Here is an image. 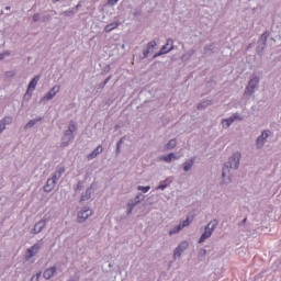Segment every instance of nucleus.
Listing matches in <instances>:
<instances>
[{
	"instance_id": "nucleus-1",
	"label": "nucleus",
	"mask_w": 281,
	"mask_h": 281,
	"mask_svg": "<svg viewBox=\"0 0 281 281\" xmlns=\"http://www.w3.org/2000/svg\"><path fill=\"white\" fill-rule=\"evenodd\" d=\"M259 85H260V76L252 75V77L248 81L247 87L245 88L244 95H247V97L254 95Z\"/></svg>"
},
{
	"instance_id": "nucleus-2",
	"label": "nucleus",
	"mask_w": 281,
	"mask_h": 281,
	"mask_svg": "<svg viewBox=\"0 0 281 281\" xmlns=\"http://www.w3.org/2000/svg\"><path fill=\"white\" fill-rule=\"evenodd\" d=\"M241 159H243V153L240 150H235L228 157L226 166H231V168H234V170H238V168H240Z\"/></svg>"
},
{
	"instance_id": "nucleus-3",
	"label": "nucleus",
	"mask_w": 281,
	"mask_h": 281,
	"mask_svg": "<svg viewBox=\"0 0 281 281\" xmlns=\"http://www.w3.org/2000/svg\"><path fill=\"white\" fill-rule=\"evenodd\" d=\"M273 133H271V130H263L261 131L260 135L255 140V146L258 150H262L265 148V145L267 144V139L271 137Z\"/></svg>"
},
{
	"instance_id": "nucleus-4",
	"label": "nucleus",
	"mask_w": 281,
	"mask_h": 281,
	"mask_svg": "<svg viewBox=\"0 0 281 281\" xmlns=\"http://www.w3.org/2000/svg\"><path fill=\"white\" fill-rule=\"evenodd\" d=\"M217 225H218V222L216 220L209 222V224L204 228V233L201 235V237L199 239V243L200 244L205 243V240H207V238H210L212 236V234L214 233V229H216Z\"/></svg>"
},
{
	"instance_id": "nucleus-5",
	"label": "nucleus",
	"mask_w": 281,
	"mask_h": 281,
	"mask_svg": "<svg viewBox=\"0 0 281 281\" xmlns=\"http://www.w3.org/2000/svg\"><path fill=\"white\" fill-rule=\"evenodd\" d=\"M234 167H231L229 165H224L222 169V181L223 183H232L234 181Z\"/></svg>"
},
{
	"instance_id": "nucleus-6",
	"label": "nucleus",
	"mask_w": 281,
	"mask_h": 281,
	"mask_svg": "<svg viewBox=\"0 0 281 281\" xmlns=\"http://www.w3.org/2000/svg\"><path fill=\"white\" fill-rule=\"evenodd\" d=\"M90 216H93V210L89 206H83L77 213V223H86Z\"/></svg>"
},
{
	"instance_id": "nucleus-7",
	"label": "nucleus",
	"mask_w": 281,
	"mask_h": 281,
	"mask_svg": "<svg viewBox=\"0 0 281 281\" xmlns=\"http://www.w3.org/2000/svg\"><path fill=\"white\" fill-rule=\"evenodd\" d=\"M192 220L187 217L184 221L180 222L178 225L173 226L168 231V236H175V234H179L184 227H190Z\"/></svg>"
},
{
	"instance_id": "nucleus-8",
	"label": "nucleus",
	"mask_w": 281,
	"mask_h": 281,
	"mask_svg": "<svg viewBox=\"0 0 281 281\" xmlns=\"http://www.w3.org/2000/svg\"><path fill=\"white\" fill-rule=\"evenodd\" d=\"M95 192V184H90L80 195V203H85L86 201H90L91 196Z\"/></svg>"
},
{
	"instance_id": "nucleus-9",
	"label": "nucleus",
	"mask_w": 281,
	"mask_h": 281,
	"mask_svg": "<svg viewBox=\"0 0 281 281\" xmlns=\"http://www.w3.org/2000/svg\"><path fill=\"white\" fill-rule=\"evenodd\" d=\"M60 93V86L55 85L42 99L41 102H49V100H54L56 94Z\"/></svg>"
},
{
	"instance_id": "nucleus-10",
	"label": "nucleus",
	"mask_w": 281,
	"mask_h": 281,
	"mask_svg": "<svg viewBox=\"0 0 281 281\" xmlns=\"http://www.w3.org/2000/svg\"><path fill=\"white\" fill-rule=\"evenodd\" d=\"M74 142V131L71 128L64 132V135L61 136V143L60 146L63 148H66V146H69Z\"/></svg>"
},
{
	"instance_id": "nucleus-11",
	"label": "nucleus",
	"mask_w": 281,
	"mask_h": 281,
	"mask_svg": "<svg viewBox=\"0 0 281 281\" xmlns=\"http://www.w3.org/2000/svg\"><path fill=\"white\" fill-rule=\"evenodd\" d=\"M38 80H41V76L34 77L30 81L26 93H25V98H27V100L32 98V93H34V91L36 90V85H38Z\"/></svg>"
},
{
	"instance_id": "nucleus-12",
	"label": "nucleus",
	"mask_w": 281,
	"mask_h": 281,
	"mask_svg": "<svg viewBox=\"0 0 281 281\" xmlns=\"http://www.w3.org/2000/svg\"><path fill=\"white\" fill-rule=\"evenodd\" d=\"M190 247V243L188 240L180 241L178 247L173 251V258H181L183 251Z\"/></svg>"
},
{
	"instance_id": "nucleus-13",
	"label": "nucleus",
	"mask_w": 281,
	"mask_h": 281,
	"mask_svg": "<svg viewBox=\"0 0 281 281\" xmlns=\"http://www.w3.org/2000/svg\"><path fill=\"white\" fill-rule=\"evenodd\" d=\"M41 247H43V244L41 243H35L33 246H31L26 250V260H31V258H34L41 251Z\"/></svg>"
},
{
	"instance_id": "nucleus-14",
	"label": "nucleus",
	"mask_w": 281,
	"mask_h": 281,
	"mask_svg": "<svg viewBox=\"0 0 281 281\" xmlns=\"http://www.w3.org/2000/svg\"><path fill=\"white\" fill-rule=\"evenodd\" d=\"M45 227H47V221L41 220L34 225V227L31 231V234H41V232H43Z\"/></svg>"
},
{
	"instance_id": "nucleus-15",
	"label": "nucleus",
	"mask_w": 281,
	"mask_h": 281,
	"mask_svg": "<svg viewBox=\"0 0 281 281\" xmlns=\"http://www.w3.org/2000/svg\"><path fill=\"white\" fill-rule=\"evenodd\" d=\"M56 267H50L44 270L43 272V278L44 280H52L54 276H56Z\"/></svg>"
},
{
	"instance_id": "nucleus-16",
	"label": "nucleus",
	"mask_w": 281,
	"mask_h": 281,
	"mask_svg": "<svg viewBox=\"0 0 281 281\" xmlns=\"http://www.w3.org/2000/svg\"><path fill=\"white\" fill-rule=\"evenodd\" d=\"M67 169H65V167H59L55 173L53 175V177L50 179H53L56 183H58V181L60 180V178L63 177V175H65Z\"/></svg>"
},
{
	"instance_id": "nucleus-17",
	"label": "nucleus",
	"mask_w": 281,
	"mask_h": 281,
	"mask_svg": "<svg viewBox=\"0 0 281 281\" xmlns=\"http://www.w3.org/2000/svg\"><path fill=\"white\" fill-rule=\"evenodd\" d=\"M155 47H157V42L151 41L147 44V48L143 50V56L144 58H148V55L150 54V52H153V49H155Z\"/></svg>"
},
{
	"instance_id": "nucleus-18",
	"label": "nucleus",
	"mask_w": 281,
	"mask_h": 281,
	"mask_svg": "<svg viewBox=\"0 0 281 281\" xmlns=\"http://www.w3.org/2000/svg\"><path fill=\"white\" fill-rule=\"evenodd\" d=\"M179 159V156L175 153H170L167 156H162L160 158L161 161H165L166 164H172L175 160Z\"/></svg>"
},
{
	"instance_id": "nucleus-19",
	"label": "nucleus",
	"mask_w": 281,
	"mask_h": 281,
	"mask_svg": "<svg viewBox=\"0 0 281 281\" xmlns=\"http://www.w3.org/2000/svg\"><path fill=\"white\" fill-rule=\"evenodd\" d=\"M103 147L102 145H99L91 154L87 156L88 161H91V159H95L98 155H102Z\"/></svg>"
},
{
	"instance_id": "nucleus-20",
	"label": "nucleus",
	"mask_w": 281,
	"mask_h": 281,
	"mask_svg": "<svg viewBox=\"0 0 281 281\" xmlns=\"http://www.w3.org/2000/svg\"><path fill=\"white\" fill-rule=\"evenodd\" d=\"M10 124H12V117L10 116H7L2 121H0V133H3L5 131V127Z\"/></svg>"
},
{
	"instance_id": "nucleus-21",
	"label": "nucleus",
	"mask_w": 281,
	"mask_h": 281,
	"mask_svg": "<svg viewBox=\"0 0 281 281\" xmlns=\"http://www.w3.org/2000/svg\"><path fill=\"white\" fill-rule=\"evenodd\" d=\"M234 122H236V115L231 116L228 119H224V120H222V127L229 128V126H232V124H234Z\"/></svg>"
},
{
	"instance_id": "nucleus-22",
	"label": "nucleus",
	"mask_w": 281,
	"mask_h": 281,
	"mask_svg": "<svg viewBox=\"0 0 281 281\" xmlns=\"http://www.w3.org/2000/svg\"><path fill=\"white\" fill-rule=\"evenodd\" d=\"M56 180H53L52 178L47 180L44 190L45 192H52L54 188H56Z\"/></svg>"
},
{
	"instance_id": "nucleus-23",
	"label": "nucleus",
	"mask_w": 281,
	"mask_h": 281,
	"mask_svg": "<svg viewBox=\"0 0 281 281\" xmlns=\"http://www.w3.org/2000/svg\"><path fill=\"white\" fill-rule=\"evenodd\" d=\"M177 147V138H171L164 145V150H172Z\"/></svg>"
},
{
	"instance_id": "nucleus-24",
	"label": "nucleus",
	"mask_w": 281,
	"mask_h": 281,
	"mask_svg": "<svg viewBox=\"0 0 281 281\" xmlns=\"http://www.w3.org/2000/svg\"><path fill=\"white\" fill-rule=\"evenodd\" d=\"M120 26V22H112L104 27V32L109 33L112 32V30H116V27Z\"/></svg>"
},
{
	"instance_id": "nucleus-25",
	"label": "nucleus",
	"mask_w": 281,
	"mask_h": 281,
	"mask_svg": "<svg viewBox=\"0 0 281 281\" xmlns=\"http://www.w3.org/2000/svg\"><path fill=\"white\" fill-rule=\"evenodd\" d=\"M194 166V160L191 159L187 162L183 164V170L184 172H190V170H192V167Z\"/></svg>"
},
{
	"instance_id": "nucleus-26",
	"label": "nucleus",
	"mask_w": 281,
	"mask_h": 281,
	"mask_svg": "<svg viewBox=\"0 0 281 281\" xmlns=\"http://www.w3.org/2000/svg\"><path fill=\"white\" fill-rule=\"evenodd\" d=\"M136 205V202L127 203V216H131V214H133V210H135Z\"/></svg>"
},
{
	"instance_id": "nucleus-27",
	"label": "nucleus",
	"mask_w": 281,
	"mask_h": 281,
	"mask_svg": "<svg viewBox=\"0 0 281 281\" xmlns=\"http://www.w3.org/2000/svg\"><path fill=\"white\" fill-rule=\"evenodd\" d=\"M211 104H212V101L206 100V101H203L201 103H198L196 109H199V110L205 109L206 106H210Z\"/></svg>"
},
{
	"instance_id": "nucleus-28",
	"label": "nucleus",
	"mask_w": 281,
	"mask_h": 281,
	"mask_svg": "<svg viewBox=\"0 0 281 281\" xmlns=\"http://www.w3.org/2000/svg\"><path fill=\"white\" fill-rule=\"evenodd\" d=\"M36 122H41V119H35V120H31L26 123V125L24 126V128H32L33 126L36 125Z\"/></svg>"
},
{
	"instance_id": "nucleus-29",
	"label": "nucleus",
	"mask_w": 281,
	"mask_h": 281,
	"mask_svg": "<svg viewBox=\"0 0 281 281\" xmlns=\"http://www.w3.org/2000/svg\"><path fill=\"white\" fill-rule=\"evenodd\" d=\"M137 190H138V192H143L144 194H146V192H148L150 190V186H146V187L138 186Z\"/></svg>"
},
{
	"instance_id": "nucleus-30",
	"label": "nucleus",
	"mask_w": 281,
	"mask_h": 281,
	"mask_svg": "<svg viewBox=\"0 0 281 281\" xmlns=\"http://www.w3.org/2000/svg\"><path fill=\"white\" fill-rule=\"evenodd\" d=\"M144 199H145L144 194L138 193V194H136V196H135V203H136L137 205H139V203H142V201H144Z\"/></svg>"
},
{
	"instance_id": "nucleus-31",
	"label": "nucleus",
	"mask_w": 281,
	"mask_h": 281,
	"mask_svg": "<svg viewBox=\"0 0 281 281\" xmlns=\"http://www.w3.org/2000/svg\"><path fill=\"white\" fill-rule=\"evenodd\" d=\"M175 49V46H171L168 50H160L156 55H154V58H157V56H164V54H168V52H172Z\"/></svg>"
},
{
	"instance_id": "nucleus-32",
	"label": "nucleus",
	"mask_w": 281,
	"mask_h": 281,
	"mask_svg": "<svg viewBox=\"0 0 281 281\" xmlns=\"http://www.w3.org/2000/svg\"><path fill=\"white\" fill-rule=\"evenodd\" d=\"M5 78H14L16 76V71L14 70H9L4 74Z\"/></svg>"
},
{
	"instance_id": "nucleus-33",
	"label": "nucleus",
	"mask_w": 281,
	"mask_h": 281,
	"mask_svg": "<svg viewBox=\"0 0 281 281\" xmlns=\"http://www.w3.org/2000/svg\"><path fill=\"white\" fill-rule=\"evenodd\" d=\"M10 52L9 50H4L2 53H0V60H3V58H8V56H10Z\"/></svg>"
},
{
	"instance_id": "nucleus-34",
	"label": "nucleus",
	"mask_w": 281,
	"mask_h": 281,
	"mask_svg": "<svg viewBox=\"0 0 281 281\" xmlns=\"http://www.w3.org/2000/svg\"><path fill=\"white\" fill-rule=\"evenodd\" d=\"M31 281H41V272L33 274Z\"/></svg>"
},
{
	"instance_id": "nucleus-35",
	"label": "nucleus",
	"mask_w": 281,
	"mask_h": 281,
	"mask_svg": "<svg viewBox=\"0 0 281 281\" xmlns=\"http://www.w3.org/2000/svg\"><path fill=\"white\" fill-rule=\"evenodd\" d=\"M120 0H108V2H106V4L108 5H117V2H119Z\"/></svg>"
},
{
	"instance_id": "nucleus-36",
	"label": "nucleus",
	"mask_w": 281,
	"mask_h": 281,
	"mask_svg": "<svg viewBox=\"0 0 281 281\" xmlns=\"http://www.w3.org/2000/svg\"><path fill=\"white\" fill-rule=\"evenodd\" d=\"M33 21H34V23H37V21H41V14L35 13V14L33 15Z\"/></svg>"
},
{
	"instance_id": "nucleus-37",
	"label": "nucleus",
	"mask_w": 281,
	"mask_h": 281,
	"mask_svg": "<svg viewBox=\"0 0 281 281\" xmlns=\"http://www.w3.org/2000/svg\"><path fill=\"white\" fill-rule=\"evenodd\" d=\"M63 14L64 16H71V14H74V10L64 11Z\"/></svg>"
},
{
	"instance_id": "nucleus-38",
	"label": "nucleus",
	"mask_w": 281,
	"mask_h": 281,
	"mask_svg": "<svg viewBox=\"0 0 281 281\" xmlns=\"http://www.w3.org/2000/svg\"><path fill=\"white\" fill-rule=\"evenodd\" d=\"M168 45H170V41H168L167 44L161 47L160 52H166V49H168Z\"/></svg>"
},
{
	"instance_id": "nucleus-39",
	"label": "nucleus",
	"mask_w": 281,
	"mask_h": 281,
	"mask_svg": "<svg viewBox=\"0 0 281 281\" xmlns=\"http://www.w3.org/2000/svg\"><path fill=\"white\" fill-rule=\"evenodd\" d=\"M168 188V184H160L158 186V190H166Z\"/></svg>"
},
{
	"instance_id": "nucleus-40",
	"label": "nucleus",
	"mask_w": 281,
	"mask_h": 281,
	"mask_svg": "<svg viewBox=\"0 0 281 281\" xmlns=\"http://www.w3.org/2000/svg\"><path fill=\"white\" fill-rule=\"evenodd\" d=\"M77 190H82V181H79V182L77 183Z\"/></svg>"
},
{
	"instance_id": "nucleus-41",
	"label": "nucleus",
	"mask_w": 281,
	"mask_h": 281,
	"mask_svg": "<svg viewBox=\"0 0 281 281\" xmlns=\"http://www.w3.org/2000/svg\"><path fill=\"white\" fill-rule=\"evenodd\" d=\"M109 80H110V78L105 79L104 85H106L109 82Z\"/></svg>"
},
{
	"instance_id": "nucleus-42",
	"label": "nucleus",
	"mask_w": 281,
	"mask_h": 281,
	"mask_svg": "<svg viewBox=\"0 0 281 281\" xmlns=\"http://www.w3.org/2000/svg\"><path fill=\"white\" fill-rule=\"evenodd\" d=\"M58 1H60V0H53V3H58Z\"/></svg>"
},
{
	"instance_id": "nucleus-43",
	"label": "nucleus",
	"mask_w": 281,
	"mask_h": 281,
	"mask_svg": "<svg viewBox=\"0 0 281 281\" xmlns=\"http://www.w3.org/2000/svg\"><path fill=\"white\" fill-rule=\"evenodd\" d=\"M122 49H126V45L123 44V45H122Z\"/></svg>"
},
{
	"instance_id": "nucleus-44",
	"label": "nucleus",
	"mask_w": 281,
	"mask_h": 281,
	"mask_svg": "<svg viewBox=\"0 0 281 281\" xmlns=\"http://www.w3.org/2000/svg\"><path fill=\"white\" fill-rule=\"evenodd\" d=\"M186 56H187V55H182V57H181V58H182V60H183V59H186Z\"/></svg>"
},
{
	"instance_id": "nucleus-45",
	"label": "nucleus",
	"mask_w": 281,
	"mask_h": 281,
	"mask_svg": "<svg viewBox=\"0 0 281 281\" xmlns=\"http://www.w3.org/2000/svg\"><path fill=\"white\" fill-rule=\"evenodd\" d=\"M117 150H120V143L117 144Z\"/></svg>"
},
{
	"instance_id": "nucleus-46",
	"label": "nucleus",
	"mask_w": 281,
	"mask_h": 281,
	"mask_svg": "<svg viewBox=\"0 0 281 281\" xmlns=\"http://www.w3.org/2000/svg\"><path fill=\"white\" fill-rule=\"evenodd\" d=\"M74 127H76L75 125H70V128H74Z\"/></svg>"
},
{
	"instance_id": "nucleus-47",
	"label": "nucleus",
	"mask_w": 281,
	"mask_h": 281,
	"mask_svg": "<svg viewBox=\"0 0 281 281\" xmlns=\"http://www.w3.org/2000/svg\"><path fill=\"white\" fill-rule=\"evenodd\" d=\"M76 8H80V4H78Z\"/></svg>"
}]
</instances>
